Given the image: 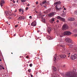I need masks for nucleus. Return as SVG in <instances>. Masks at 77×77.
Masks as SVG:
<instances>
[{
  "instance_id": "1",
  "label": "nucleus",
  "mask_w": 77,
  "mask_h": 77,
  "mask_svg": "<svg viewBox=\"0 0 77 77\" xmlns=\"http://www.w3.org/2000/svg\"><path fill=\"white\" fill-rule=\"evenodd\" d=\"M76 69H73V71L72 72H69L66 73V76L63 75L64 77H77V73Z\"/></svg>"
},
{
  "instance_id": "2",
  "label": "nucleus",
  "mask_w": 77,
  "mask_h": 77,
  "mask_svg": "<svg viewBox=\"0 0 77 77\" xmlns=\"http://www.w3.org/2000/svg\"><path fill=\"white\" fill-rule=\"evenodd\" d=\"M59 57L61 58H65V57H66V55H61L59 56L58 55L55 54L54 56V58L53 59L54 63H55L56 61H57V60H59Z\"/></svg>"
},
{
  "instance_id": "3",
  "label": "nucleus",
  "mask_w": 77,
  "mask_h": 77,
  "mask_svg": "<svg viewBox=\"0 0 77 77\" xmlns=\"http://www.w3.org/2000/svg\"><path fill=\"white\" fill-rule=\"evenodd\" d=\"M65 41L66 42H67V44H73V41L70 38H66L65 39Z\"/></svg>"
},
{
  "instance_id": "4",
  "label": "nucleus",
  "mask_w": 77,
  "mask_h": 77,
  "mask_svg": "<svg viewBox=\"0 0 77 77\" xmlns=\"http://www.w3.org/2000/svg\"><path fill=\"white\" fill-rule=\"evenodd\" d=\"M70 59L72 60H74V59H77V54H75L74 55H72L70 57Z\"/></svg>"
},
{
  "instance_id": "5",
  "label": "nucleus",
  "mask_w": 77,
  "mask_h": 77,
  "mask_svg": "<svg viewBox=\"0 0 77 77\" xmlns=\"http://www.w3.org/2000/svg\"><path fill=\"white\" fill-rule=\"evenodd\" d=\"M71 34V32L70 31H66L64 32L63 34L64 35H70Z\"/></svg>"
},
{
  "instance_id": "6",
  "label": "nucleus",
  "mask_w": 77,
  "mask_h": 77,
  "mask_svg": "<svg viewBox=\"0 0 77 77\" xmlns=\"http://www.w3.org/2000/svg\"><path fill=\"white\" fill-rule=\"evenodd\" d=\"M68 28V25L66 24H64L63 26V30H66Z\"/></svg>"
},
{
  "instance_id": "7",
  "label": "nucleus",
  "mask_w": 77,
  "mask_h": 77,
  "mask_svg": "<svg viewBox=\"0 0 77 77\" xmlns=\"http://www.w3.org/2000/svg\"><path fill=\"white\" fill-rule=\"evenodd\" d=\"M56 14V13L55 12H51L48 14V15L50 17H52Z\"/></svg>"
},
{
  "instance_id": "8",
  "label": "nucleus",
  "mask_w": 77,
  "mask_h": 77,
  "mask_svg": "<svg viewBox=\"0 0 77 77\" xmlns=\"http://www.w3.org/2000/svg\"><path fill=\"white\" fill-rule=\"evenodd\" d=\"M57 18L59 19V20H60L62 21H63L64 22L65 21V19L64 18H63L59 16L57 17Z\"/></svg>"
},
{
  "instance_id": "9",
  "label": "nucleus",
  "mask_w": 77,
  "mask_h": 77,
  "mask_svg": "<svg viewBox=\"0 0 77 77\" xmlns=\"http://www.w3.org/2000/svg\"><path fill=\"white\" fill-rule=\"evenodd\" d=\"M73 44H72V43H71V44H67L68 45H69V49L73 48V47L75 46Z\"/></svg>"
},
{
  "instance_id": "10",
  "label": "nucleus",
  "mask_w": 77,
  "mask_h": 77,
  "mask_svg": "<svg viewBox=\"0 0 77 77\" xmlns=\"http://www.w3.org/2000/svg\"><path fill=\"white\" fill-rule=\"evenodd\" d=\"M68 20L69 21H75V19L74 18H69L68 19Z\"/></svg>"
},
{
  "instance_id": "11",
  "label": "nucleus",
  "mask_w": 77,
  "mask_h": 77,
  "mask_svg": "<svg viewBox=\"0 0 77 77\" xmlns=\"http://www.w3.org/2000/svg\"><path fill=\"white\" fill-rule=\"evenodd\" d=\"M31 25L32 26H35L36 25V22L34 21L31 23Z\"/></svg>"
},
{
  "instance_id": "12",
  "label": "nucleus",
  "mask_w": 77,
  "mask_h": 77,
  "mask_svg": "<svg viewBox=\"0 0 77 77\" xmlns=\"http://www.w3.org/2000/svg\"><path fill=\"white\" fill-rule=\"evenodd\" d=\"M3 4H5V1L3 0H2L0 3V5L1 7L3 6Z\"/></svg>"
},
{
  "instance_id": "13",
  "label": "nucleus",
  "mask_w": 77,
  "mask_h": 77,
  "mask_svg": "<svg viewBox=\"0 0 77 77\" xmlns=\"http://www.w3.org/2000/svg\"><path fill=\"white\" fill-rule=\"evenodd\" d=\"M58 6V5H57L56 6L55 8H56V9L57 11H59V10H60V9H62V8L60 7H58L57 6Z\"/></svg>"
},
{
  "instance_id": "14",
  "label": "nucleus",
  "mask_w": 77,
  "mask_h": 77,
  "mask_svg": "<svg viewBox=\"0 0 77 77\" xmlns=\"http://www.w3.org/2000/svg\"><path fill=\"white\" fill-rule=\"evenodd\" d=\"M51 28L50 27H48L47 29V31L49 33H50V32H51Z\"/></svg>"
},
{
  "instance_id": "15",
  "label": "nucleus",
  "mask_w": 77,
  "mask_h": 77,
  "mask_svg": "<svg viewBox=\"0 0 77 77\" xmlns=\"http://www.w3.org/2000/svg\"><path fill=\"white\" fill-rule=\"evenodd\" d=\"M62 3L60 2V1L54 3V5H58V4H61Z\"/></svg>"
},
{
  "instance_id": "16",
  "label": "nucleus",
  "mask_w": 77,
  "mask_h": 77,
  "mask_svg": "<svg viewBox=\"0 0 77 77\" xmlns=\"http://www.w3.org/2000/svg\"><path fill=\"white\" fill-rule=\"evenodd\" d=\"M52 69L54 70V71L56 72V71L57 69H56V67L54 66H52Z\"/></svg>"
},
{
  "instance_id": "17",
  "label": "nucleus",
  "mask_w": 77,
  "mask_h": 77,
  "mask_svg": "<svg viewBox=\"0 0 77 77\" xmlns=\"http://www.w3.org/2000/svg\"><path fill=\"white\" fill-rule=\"evenodd\" d=\"M67 56L68 57H69L71 58V56H72V55L71 54V53H69L67 54Z\"/></svg>"
},
{
  "instance_id": "18",
  "label": "nucleus",
  "mask_w": 77,
  "mask_h": 77,
  "mask_svg": "<svg viewBox=\"0 0 77 77\" xmlns=\"http://www.w3.org/2000/svg\"><path fill=\"white\" fill-rule=\"evenodd\" d=\"M45 3H47V1L46 0L43 1V2H42V3L40 4V5H44V4Z\"/></svg>"
},
{
  "instance_id": "19",
  "label": "nucleus",
  "mask_w": 77,
  "mask_h": 77,
  "mask_svg": "<svg viewBox=\"0 0 77 77\" xmlns=\"http://www.w3.org/2000/svg\"><path fill=\"white\" fill-rule=\"evenodd\" d=\"M22 20V19L21 18V16H20V17L18 18L17 19V20H19V21H20Z\"/></svg>"
},
{
  "instance_id": "20",
  "label": "nucleus",
  "mask_w": 77,
  "mask_h": 77,
  "mask_svg": "<svg viewBox=\"0 0 77 77\" xmlns=\"http://www.w3.org/2000/svg\"><path fill=\"white\" fill-rule=\"evenodd\" d=\"M60 47H62L63 48L62 49L63 50H65V46L61 45Z\"/></svg>"
},
{
  "instance_id": "21",
  "label": "nucleus",
  "mask_w": 77,
  "mask_h": 77,
  "mask_svg": "<svg viewBox=\"0 0 77 77\" xmlns=\"http://www.w3.org/2000/svg\"><path fill=\"white\" fill-rule=\"evenodd\" d=\"M5 14L7 16L9 15V12L7 11H5Z\"/></svg>"
},
{
  "instance_id": "22",
  "label": "nucleus",
  "mask_w": 77,
  "mask_h": 77,
  "mask_svg": "<svg viewBox=\"0 0 77 77\" xmlns=\"http://www.w3.org/2000/svg\"><path fill=\"white\" fill-rule=\"evenodd\" d=\"M3 67V66L2 65H0V70L2 69V68Z\"/></svg>"
},
{
  "instance_id": "23",
  "label": "nucleus",
  "mask_w": 77,
  "mask_h": 77,
  "mask_svg": "<svg viewBox=\"0 0 77 77\" xmlns=\"http://www.w3.org/2000/svg\"><path fill=\"white\" fill-rule=\"evenodd\" d=\"M48 38H49V40L52 39V37H50V36L49 35H48Z\"/></svg>"
},
{
  "instance_id": "24",
  "label": "nucleus",
  "mask_w": 77,
  "mask_h": 77,
  "mask_svg": "<svg viewBox=\"0 0 77 77\" xmlns=\"http://www.w3.org/2000/svg\"><path fill=\"white\" fill-rule=\"evenodd\" d=\"M42 21H43V22H44V23H45V19H44V18H43L42 17Z\"/></svg>"
},
{
  "instance_id": "25",
  "label": "nucleus",
  "mask_w": 77,
  "mask_h": 77,
  "mask_svg": "<svg viewBox=\"0 0 77 77\" xmlns=\"http://www.w3.org/2000/svg\"><path fill=\"white\" fill-rule=\"evenodd\" d=\"M22 20H24L25 19V17L23 16H21Z\"/></svg>"
},
{
  "instance_id": "26",
  "label": "nucleus",
  "mask_w": 77,
  "mask_h": 77,
  "mask_svg": "<svg viewBox=\"0 0 77 77\" xmlns=\"http://www.w3.org/2000/svg\"><path fill=\"white\" fill-rule=\"evenodd\" d=\"M26 1V0H21V2H25Z\"/></svg>"
},
{
  "instance_id": "27",
  "label": "nucleus",
  "mask_w": 77,
  "mask_h": 77,
  "mask_svg": "<svg viewBox=\"0 0 77 77\" xmlns=\"http://www.w3.org/2000/svg\"><path fill=\"white\" fill-rule=\"evenodd\" d=\"M54 18H52V19H51V20L53 21V22H54Z\"/></svg>"
},
{
  "instance_id": "28",
  "label": "nucleus",
  "mask_w": 77,
  "mask_h": 77,
  "mask_svg": "<svg viewBox=\"0 0 77 77\" xmlns=\"http://www.w3.org/2000/svg\"><path fill=\"white\" fill-rule=\"evenodd\" d=\"M74 14L75 15H77V11H76L75 12Z\"/></svg>"
},
{
  "instance_id": "29",
  "label": "nucleus",
  "mask_w": 77,
  "mask_h": 77,
  "mask_svg": "<svg viewBox=\"0 0 77 77\" xmlns=\"http://www.w3.org/2000/svg\"><path fill=\"white\" fill-rule=\"evenodd\" d=\"M50 22L51 23H53V22L51 20V19L50 20Z\"/></svg>"
},
{
  "instance_id": "30",
  "label": "nucleus",
  "mask_w": 77,
  "mask_h": 77,
  "mask_svg": "<svg viewBox=\"0 0 77 77\" xmlns=\"http://www.w3.org/2000/svg\"><path fill=\"white\" fill-rule=\"evenodd\" d=\"M29 66L30 67H32V63H31L29 64Z\"/></svg>"
},
{
  "instance_id": "31",
  "label": "nucleus",
  "mask_w": 77,
  "mask_h": 77,
  "mask_svg": "<svg viewBox=\"0 0 77 77\" xmlns=\"http://www.w3.org/2000/svg\"><path fill=\"white\" fill-rule=\"evenodd\" d=\"M28 9H29V8L28 7H26L25 9L26 11H27V10H28Z\"/></svg>"
},
{
  "instance_id": "32",
  "label": "nucleus",
  "mask_w": 77,
  "mask_h": 77,
  "mask_svg": "<svg viewBox=\"0 0 77 77\" xmlns=\"http://www.w3.org/2000/svg\"><path fill=\"white\" fill-rule=\"evenodd\" d=\"M23 13H24V10H22V14H23Z\"/></svg>"
},
{
  "instance_id": "33",
  "label": "nucleus",
  "mask_w": 77,
  "mask_h": 77,
  "mask_svg": "<svg viewBox=\"0 0 77 77\" xmlns=\"http://www.w3.org/2000/svg\"><path fill=\"white\" fill-rule=\"evenodd\" d=\"M74 36H75V37H77V34H75L73 35Z\"/></svg>"
},
{
  "instance_id": "34",
  "label": "nucleus",
  "mask_w": 77,
  "mask_h": 77,
  "mask_svg": "<svg viewBox=\"0 0 77 77\" xmlns=\"http://www.w3.org/2000/svg\"><path fill=\"white\" fill-rule=\"evenodd\" d=\"M19 11H20V12H21V9L20 8L19 10Z\"/></svg>"
},
{
  "instance_id": "35",
  "label": "nucleus",
  "mask_w": 77,
  "mask_h": 77,
  "mask_svg": "<svg viewBox=\"0 0 77 77\" xmlns=\"http://www.w3.org/2000/svg\"><path fill=\"white\" fill-rule=\"evenodd\" d=\"M75 50L76 51H77V48H75Z\"/></svg>"
},
{
  "instance_id": "36",
  "label": "nucleus",
  "mask_w": 77,
  "mask_h": 77,
  "mask_svg": "<svg viewBox=\"0 0 77 77\" xmlns=\"http://www.w3.org/2000/svg\"><path fill=\"white\" fill-rule=\"evenodd\" d=\"M39 15H40V16H42V15H41V13L39 14Z\"/></svg>"
},
{
  "instance_id": "37",
  "label": "nucleus",
  "mask_w": 77,
  "mask_h": 77,
  "mask_svg": "<svg viewBox=\"0 0 77 77\" xmlns=\"http://www.w3.org/2000/svg\"><path fill=\"white\" fill-rule=\"evenodd\" d=\"M13 2L14 3H15V1H14V0H13Z\"/></svg>"
},
{
  "instance_id": "38",
  "label": "nucleus",
  "mask_w": 77,
  "mask_h": 77,
  "mask_svg": "<svg viewBox=\"0 0 77 77\" xmlns=\"http://www.w3.org/2000/svg\"><path fill=\"white\" fill-rule=\"evenodd\" d=\"M65 65H63V68H65Z\"/></svg>"
},
{
  "instance_id": "39",
  "label": "nucleus",
  "mask_w": 77,
  "mask_h": 77,
  "mask_svg": "<svg viewBox=\"0 0 77 77\" xmlns=\"http://www.w3.org/2000/svg\"><path fill=\"white\" fill-rule=\"evenodd\" d=\"M36 5H38V2H36Z\"/></svg>"
},
{
  "instance_id": "40",
  "label": "nucleus",
  "mask_w": 77,
  "mask_h": 77,
  "mask_svg": "<svg viewBox=\"0 0 77 77\" xmlns=\"http://www.w3.org/2000/svg\"><path fill=\"white\" fill-rule=\"evenodd\" d=\"M17 10L15 9V11H14V12H17Z\"/></svg>"
},
{
  "instance_id": "41",
  "label": "nucleus",
  "mask_w": 77,
  "mask_h": 77,
  "mask_svg": "<svg viewBox=\"0 0 77 77\" xmlns=\"http://www.w3.org/2000/svg\"><path fill=\"white\" fill-rule=\"evenodd\" d=\"M8 18H9V19H11V17H8Z\"/></svg>"
},
{
  "instance_id": "42",
  "label": "nucleus",
  "mask_w": 77,
  "mask_h": 77,
  "mask_svg": "<svg viewBox=\"0 0 77 77\" xmlns=\"http://www.w3.org/2000/svg\"><path fill=\"white\" fill-rule=\"evenodd\" d=\"M29 18H32V16H30L29 17Z\"/></svg>"
},
{
  "instance_id": "43",
  "label": "nucleus",
  "mask_w": 77,
  "mask_h": 77,
  "mask_svg": "<svg viewBox=\"0 0 77 77\" xmlns=\"http://www.w3.org/2000/svg\"><path fill=\"white\" fill-rule=\"evenodd\" d=\"M18 27V25H17L15 26V27Z\"/></svg>"
},
{
  "instance_id": "44",
  "label": "nucleus",
  "mask_w": 77,
  "mask_h": 77,
  "mask_svg": "<svg viewBox=\"0 0 77 77\" xmlns=\"http://www.w3.org/2000/svg\"><path fill=\"white\" fill-rule=\"evenodd\" d=\"M59 20H57L56 22H57V23H59Z\"/></svg>"
},
{
  "instance_id": "45",
  "label": "nucleus",
  "mask_w": 77,
  "mask_h": 77,
  "mask_svg": "<svg viewBox=\"0 0 77 77\" xmlns=\"http://www.w3.org/2000/svg\"><path fill=\"white\" fill-rule=\"evenodd\" d=\"M26 57L27 59H28V58H29V56H26Z\"/></svg>"
},
{
  "instance_id": "46",
  "label": "nucleus",
  "mask_w": 77,
  "mask_h": 77,
  "mask_svg": "<svg viewBox=\"0 0 77 77\" xmlns=\"http://www.w3.org/2000/svg\"><path fill=\"white\" fill-rule=\"evenodd\" d=\"M27 6H30V5L29 4L28 5H27Z\"/></svg>"
},
{
  "instance_id": "47",
  "label": "nucleus",
  "mask_w": 77,
  "mask_h": 77,
  "mask_svg": "<svg viewBox=\"0 0 77 77\" xmlns=\"http://www.w3.org/2000/svg\"><path fill=\"white\" fill-rule=\"evenodd\" d=\"M14 36H16V34H14Z\"/></svg>"
},
{
  "instance_id": "48",
  "label": "nucleus",
  "mask_w": 77,
  "mask_h": 77,
  "mask_svg": "<svg viewBox=\"0 0 77 77\" xmlns=\"http://www.w3.org/2000/svg\"><path fill=\"white\" fill-rule=\"evenodd\" d=\"M31 71V69H28V71Z\"/></svg>"
},
{
  "instance_id": "49",
  "label": "nucleus",
  "mask_w": 77,
  "mask_h": 77,
  "mask_svg": "<svg viewBox=\"0 0 77 77\" xmlns=\"http://www.w3.org/2000/svg\"><path fill=\"white\" fill-rule=\"evenodd\" d=\"M2 69H5V68H4L3 67H2Z\"/></svg>"
},
{
  "instance_id": "50",
  "label": "nucleus",
  "mask_w": 77,
  "mask_h": 77,
  "mask_svg": "<svg viewBox=\"0 0 77 77\" xmlns=\"http://www.w3.org/2000/svg\"><path fill=\"white\" fill-rule=\"evenodd\" d=\"M31 77H33V75H31Z\"/></svg>"
},
{
  "instance_id": "51",
  "label": "nucleus",
  "mask_w": 77,
  "mask_h": 77,
  "mask_svg": "<svg viewBox=\"0 0 77 77\" xmlns=\"http://www.w3.org/2000/svg\"><path fill=\"white\" fill-rule=\"evenodd\" d=\"M37 32H38V33H39V31H37Z\"/></svg>"
},
{
  "instance_id": "52",
  "label": "nucleus",
  "mask_w": 77,
  "mask_h": 77,
  "mask_svg": "<svg viewBox=\"0 0 77 77\" xmlns=\"http://www.w3.org/2000/svg\"><path fill=\"white\" fill-rule=\"evenodd\" d=\"M17 3H18V0H17Z\"/></svg>"
},
{
  "instance_id": "53",
  "label": "nucleus",
  "mask_w": 77,
  "mask_h": 77,
  "mask_svg": "<svg viewBox=\"0 0 77 77\" xmlns=\"http://www.w3.org/2000/svg\"><path fill=\"white\" fill-rule=\"evenodd\" d=\"M46 6H45V5H44V7H45V8H46Z\"/></svg>"
},
{
  "instance_id": "54",
  "label": "nucleus",
  "mask_w": 77,
  "mask_h": 77,
  "mask_svg": "<svg viewBox=\"0 0 77 77\" xmlns=\"http://www.w3.org/2000/svg\"><path fill=\"white\" fill-rule=\"evenodd\" d=\"M64 10H66V8H64Z\"/></svg>"
},
{
  "instance_id": "55",
  "label": "nucleus",
  "mask_w": 77,
  "mask_h": 77,
  "mask_svg": "<svg viewBox=\"0 0 77 77\" xmlns=\"http://www.w3.org/2000/svg\"><path fill=\"white\" fill-rule=\"evenodd\" d=\"M14 15L15 16H16V15H15V14H14Z\"/></svg>"
},
{
  "instance_id": "56",
  "label": "nucleus",
  "mask_w": 77,
  "mask_h": 77,
  "mask_svg": "<svg viewBox=\"0 0 77 77\" xmlns=\"http://www.w3.org/2000/svg\"><path fill=\"white\" fill-rule=\"evenodd\" d=\"M63 37V36H62L61 35H60V37Z\"/></svg>"
},
{
  "instance_id": "57",
  "label": "nucleus",
  "mask_w": 77,
  "mask_h": 77,
  "mask_svg": "<svg viewBox=\"0 0 77 77\" xmlns=\"http://www.w3.org/2000/svg\"><path fill=\"white\" fill-rule=\"evenodd\" d=\"M1 56V54H0V57Z\"/></svg>"
},
{
  "instance_id": "58",
  "label": "nucleus",
  "mask_w": 77,
  "mask_h": 77,
  "mask_svg": "<svg viewBox=\"0 0 77 77\" xmlns=\"http://www.w3.org/2000/svg\"><path fill=\"white\" fill-rule=\"evenodd\" d=\"M31 72V71H29V72Z\"/></svg>"
},
{
  "instance_id": "59",
  "label": "nucleus",
  "mask_w": 77,
  "mask_h": 77,
  "mask_svg": "<svg viewBox=\"0 0 77 77\" xmlns=\"http://www.w3.org/2000/svg\"><path fill=\"white\" fill-rule=\"evenodd\" d=\"M0 61H2V60H0Z\"/></svg>"
},
{
  "instance_id": "60",
  "label": "nucleus",
  "mask_w": 77,
  "mask_h": 77,
  "mask_svg": "<svg viewBox=\"0 0 77 77\" xmlns=\"http://www.w3.org/2000/svg\"><path fill=\"white\" fill-rule=\"evenodd\" d=\"M31 74H32V73L30 74V75H31Z\"/></svg>"
},
{
  "instance_id": "61",
  "label": "nucleus",
  "mask_w": 77,
  "mask_h": 77,
  "mask_svg": "<svg viewBox=\"0 0 77 77\" xmlns=\"http://www.w3.org/2000/svg\"><path fill=\"white\" fill-rule=\"evenodd\" d=\"M63 12H64V11H63Z\"/></svg>"
},
{
  "instance_id": "62",
  "label": "nucleus",
  "mask_w": 77,
  "mask_h": 77,
  "mask_svg": "<svg viewBox=\"0 0 77 77\" xmlns=\"http://www.w3.org/2000/svg\"><path fill=\"white\" fill-rule=\"evenodd\" d=\"M11 54H13V53H11Z\"/></svg>"
},
{
  "instance_id": "63",
  "label": "nucleus",
  "mask_w": 77,
  "mask_h": 77,
  "mask_svg": "<svg viewBox=\"0 0 77 77\" xmlns=\"http://www.w3.org/2000/svg\"><path fill=\"white\" fill-rule=\"evenodd\" d=\"M63 8H64V6H63Z\"/></svg>"
},
{
  "instance_id": "64",
  "label": "nucleus",
  "mask_w": 77,
  "mask_h": 77,
  "mask_svg": "<svg viewBox=\"0 0 77 77\" xmlns=\"http://www.w3.org/2000/svg\"><path fill=\"white\" fill-rule=\"evenodd\" d=\"M12 0H11V1H12Z\"/></svg>"
}]
</instances>
